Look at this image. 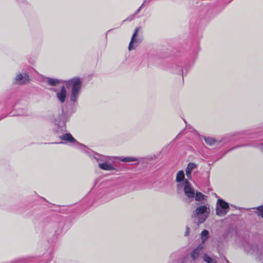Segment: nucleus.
Listing matches in <instances>:
<instances>
[{"label": "nucleus", "instance_id": "obj_6", "mask_svg": "<svg viewBox=\"0 0 263 263\" xmlns=\"http://www.w3.org/2000/svg\"><path fill=\"white\" fill-rule=\"evenodd\" d=\"M210 208L206 205H202L196 209L192 217L194 218V221L198 225H199L206 220L210 215Z\"/></svg>", "mask_w": 263, "mask_h": 263}, {"label": "nucleus", "instance_id": "obj_12", "mask_svg": "<svg viewBox=\"0 0 263 263\" xmlns=\"http://www.w3.org/2000/svg\"><path fill=\"white\" fill-rule=\"evenodd\" d=\"M152 1V0H144L142 4L137 10V11L134 14L129 15L125 20L123 21L122 23H124L126 21H132L134 20L135 18L136 15L139 13V12L142 9V8L147 5Z\"/></svg>", "mask_w": 263, "mask_h": 263}, {"label": "nucleus", "instance_id": "obj_9", "mask_svg": "<svg viewBox=\"0 0 263 263\" xmlns=\"http://www.w3.org/2000/svg\"><path fill=\"white\" fill-rule=\"evenodd\" d=\"M66 88H67L65 86L63 85L61 86L60 90L58 91L57 88H50L49 89V90L53 91L54 92H57L56 97L58 100L61 103H65L67 101V92Z\"/></svg>", "mask_w": 263, "mask_h": 263}, {"label": "nucleus", "instance_id": "obj_14", "mask_svg": "<svg viewBox=\"0 0 263 263\" xmlns=\"http://www.w3.org/2000/svg\"><path fill=\"white\" fill-rule=\"evenodd\" d=\"M203 248L201 245H199L195 248L191 253L190 255L192 260H196L202 254H203Z\"/></svg>", "mask_w": 263, "mask_h": 263}, {"label": "nucleus", "instance_id": "obj_17", "mask_svg": "<svg viewBox=\"0 0 263 263\" xmlns=\"http://www.w3.org/2000/svg\"><path fill=\"white\" fill-rule=\"evenodd\" d=\"M203 260L207 263H217V260L204 253L202 256Z\"/></svg>", "mask_w": 263, "mask_h": 263}, {"label": "nucleus", "instance_id": "obj_2", "mask_svg": "<svg viewBox=\"0 0 263 263\" xmlns=\"http://www.w3.org/2000/svg\"><path fill=\"white\" fill-rule=\"evenodd\" d=\"M68 121L62 120L60 117L54 119V124L53 130L54 135L58 137L61 142L49 143L50 144H71L87 155L95 164L98 163L100 169L112 172L113 174L119 173L125 170V166L120 162H135L134 164L142 165L147 166L151 160V156L147 157H135L131 156H109L101 155L87 147L86 145L79 143L70 133H67L66 124Z\"/></svg>", "mask_w": 263, "mask_h": 263}, {"label": "nucleus", "instance_id": "obj_26", "mask_svg": "<svg viewBox=\"0 0 263 263\" xmlns=\"http://www.w3.org/2000/svg\"><path fill=\"white\" fill-rule=\"evenodd\" d=\"M180 134H181V133L178 134V135H177V137H178V136H179V135H180Z\"/></svg>", "mask_w": 263, "mask_h": 263}, {"label": "nucleus", "instance_id": "obj_8", "mask_svg": "<svg viewBox=\"0 0 263 263\" xmlns=\"http://www.w3.org/2000/svg\"><path fill=\"white\" fill-rule=\"evenodd\" d=\"M230 210L229 204L222 199H218L216 203V214L218 216H224Z\"/></svg>", "mask_w": 263, "mask_h": 263}, {"label": "nucleus", "instance_id": "obj_25", "mask_svg": "<svg viewBox=\"0 0 263 263\" xmlns=\"http://www.w3.org/2000/svg\"><path fill=\"white\" fill-rule=\"evenodd\" d=\"M111 30H109L107 31L106 33V35H105V37H106V40H107V33L109 31H110Z\"/></svg>", "mask_w": 263, "mask_h": 263}, {"label": "nucleus", "instance_id": "obj_5", "mask_svg": "<svg viewBox=\"0 0 263 263\" xmlns=\"http://www.w3.org/2000/svg\"><path fill=\"white\" fill-rule=\"evenodd\" d=\"M30 81L28 74L18 72L12 79V83L6 90L7 103L13 109H16V105L20 100L21 92L20 86L28 83Z\"/></svg>", "mask_w": 263, "mask_h": 263}, {"label": "nucleus", "instance_id": "obj_1", "mask_svg": "<svg viewBox=\"0 0 263 263\" xmlns=\"http://www.w3.org/2000/svg\"><path fill=\"white\" fill-rule=\"evenodd\" d=\"M224 7L219 3L214 4L213 2H203L199 9L200 19L196 20L192 17L190 20V27L193 31L185 48L177 51L173 55L165 51H156L148 55V62L171 68L173 72L181 76L183 79L193 68L197 59L200 50L199 41L202 37L201 26L204 22L203 19L213 17Z\"/></svg>", "mask_w": 263, "mask_h": 263}, {"label": "nucleus", "instance_id": "obj_20", "mask_svg": "<svg viewBox=\"0 0 263 263\" xmlns=\"http://www.w3.org/2000/svg\"><path fill=\"white\" fill-rule=\"evenodd\" d=\"M194 197L196 201H200L203 200L204 196L200 192H197Z\"/></svg>", "mask_w": 263, "mask_h": 263}, {"label": "nucleus", "instance_id": "obj_22", "mask_svg": "<svg viewBox=\"0 0 263 263\" xmlns=\"http://www.w3.org/2000/svg\"><path fill=\"white\" fill-rule=\"evenodd\" d=\"M190 228L188 226H186V231H185V234H184V236H189V234H190Z\"/></svg>", "mask_w": 263, "mask_h": 263}, {"label": "nucleus", "instance_id": "obj_3", "mask_svg": "<svg viewBox=\"0 0 263 263\" xmlns=\"http://www.w3.org/2000/svg\"><path fill=\"white\" fill-rule=\"evenodd\" d=\"M202 138L207 145L215 146L211 156L214 161L220 160L229 152L243 147L252 146L262 149L263 122L254 129L217 137L204 136Z\"/></svg>", "mask_w": 263, "mask_h": 263}, {"label": "nucleus", "instance_id": "obj_4", "mask_svg": "<svg viewBox=\"0 0 263 263\" xmlns=\"http://www.w3.org/2000/svg\"><path fill=\"white\" fill-rule=\"evenodd\" d=\"M66 86L70 91L65 105L62 107V112L59 116L62 120L68 121L71 116L76 112L79 106L78 99L81 93L82 81L79 77H75L66 82Z\"/></svg>", "mask_w": 263, "mask_h": 263}, {"label": "nucleus", "instance_id": "obj_19", "mask_svg": "<svg viewBox=\"0 0 263 263\" xmlns=\"http://www.w3.org/2000/svg\"><path fill=\"white\" fill-rule=\"evenodd\" d=\"M197 167V165L193 162H190L188 163L187 166L185 169V171H189L192 172V171Z\"/></svg>", "mask_w": 263, "mask_h": 263}, {"label": "nucleus", "instance_id": "obj_18", "mask_svg": "<svg viewBox=\"0 0 263 263\" xmlns=\"http://www.w3.org/2000/svg\"><path fill=\"white\" fill-rule=\"evenodd\" d=\"M210 237L209 232L207 230H203L201 233V239L203 242L206 241Z\"/></svg>", "mask_w": 263, "mask_h": 263}, {"label": "nucleus", "instance_id": "obj_16", "mask_svg": "<svg viewBox=\"0 0 263 263\" xmlns=\"http://www.w3.org/2000/svg\"><path fill=\"white\" fill-rule=\"evenodd\" d=\"M242 209L251 212L252 210L256 209L257 210L258 215L263 218V205L257 206V208H242Z\"/></svg>", "mask_w": 263, "mask_h": 263}, {"label": "nucleus", "instance_id": "obj_15", "mask_svg": "<svg viewBox=\"0 0 263 263\" xmlns=\"http://www.w3.org/2000/svg\"><path fill=\"white\" fill-rule=\"evenodd\" d=\"M186 180L185 179V174L184 171L183 170L178 171L176 177V182L179 183V184H181Z\"/></svg>", "mask_w": 263, "mask_h": 263}, {"label": "nucleus", "instance_id": "obj_11", "mask_svg": "<svg viewBox=\"0 0 263 263\" xmlns=\"http://www.w3.org/2000/svg\"><path fill=\"white\" fill-rule=\"evenodd\" d=\"M139 29V28H137L132 35L131 41L128 45L129 50L135 49L138 45V39L137 38V36L138 33Z\"/></svg>", "mask_w": 263, "mask_h": 263}, {"label": "nucleus", "instance_id": "obj_21", "mask_svg": "<svg viewBox=\"0 0 263 263\" xmlns=\"http://www.w3.org/2000/svg\"><path fill=\"white\" fill-rule=\"evenodd\" d=\"M18 4L20 5L21 7L26 6L29 4L26 0H18Z\"/></svg>", "mask_w": 263, "mask_h": 263}, {"label": "nucleus", "instance_id": "obj_10", "mask_svg": "<svg viewBox=\"0 0 263 263\" xmlns=\"http://www.w3.org/2000/svg\"><path fill=\"white\" fill-rule=\"evenodd\" d=\"M178 186L183 187L185 195L189 198H193L195 196L194 189L188 180L184 181L181 184H178Z\"/></svg>", "mask_w": 263, "mask_h": 263}, {"label": "nucleus", "instance_id": "obj_27", "mask_svg": "<svg viewBox=\"0 0 263 263\" xmlns=\"http://www.w3.org/2000/svg\"><path fill=\"white\" fill-rule=\"evenodd\" d=\"M3 119V118H1V117H0V120H1V119Z\"/></svg>", "mask_w": 263, "mask_h": 263}, {"label": "nucleus", "instance_id": "obj_23", "mask_svg": "<svg viewBox=\"0 0 263 263\" xmlns=\"http://www.w3.org/2000/svg\"><path fill=\"white\" fill-rule=\"evenodd\" d=\"M186 175L189 179H192V172L189 171H185Z\"/></svg>", "mask_w": 263, "mask_h": 263}, {"label": "nucleus", "instance_id": "obj_13", "mask_svg": "<svg viewBox=\"0 0 263 263\" xmlns=\"http://www.w3.org/2000/svg\"><path fill=\"white\" fill-rule=\"evenodd\" d=\"M45 79L47 84L51 86H57L61 83H64L66 85V82L68 81V80H63L49 77H46Z\"/></svg>", "mask_w": 263, "mask_h": 263}, {"label": "nucleus", "instance_id": "obj_7", "mask_svg": "<svg viewBox=\"0 0 263 263\" xmlns=\"http://www.w3.org/2000/svg\"><path fill=\"white\" fill-rule=\"evenodd\" d=\"M243 245L244 250L246 252L254 253L263 259V247L258 246L247 241H245Z\"/></svg>", "mask_w": 263, "mask_h": 263}, {"label": "nucleus", "instance_id": "obj_24", "mask_svg": "<svg viewBox=\"0 0 263 263\" xmlns=\"http://www.w3.org/2000/svg\"><path fill=\"white\" fill-rule=\"evenodd\" d=\"M20 115H22V116H26L28 115V113L27 112V111L26 110H24L23 112L21 114H20Z\"/></svg>", "mask_w": 263, "mask_h": 263}]
</instances>
